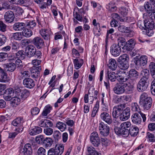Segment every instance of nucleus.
Segmentation results:
<instances>
[{"label":"nucleus","instance_id":"f257e3e1","mask_svg":"<svg viewBox=\"0 0 155 155\" xmlns=\"http://www.w3.org/2000/svg\"><path fill=\"white\" fill-rule=\"evenodd\" d=\"M131 123L129 121L124 122L121 124L119 127H116L114 129L115 133L117 134H120L124 137H127L128 136V128H130Z\"/></svg>","mask_w":155,"mask_h":155},{"label":"nucleus","instance_id":"f03ea898","mask_svg":"<svg viewBox=\"0 0 155 155\" xmlns=\"http://www.w3.org/2000/svg\"><path fill=\"white\" fill-rule=\"evenodd\" d=\"M128 78V82L129 84H135L136 81L138 78L139 73L135 69H132L128 72L127 75Z\"/></svg>","mask_w":155,"mask_h":155},{"label":"nucleus","instance_id":"7ed1b4c3","mask_svg":"<svg viewBox=\"0 0 155 155\" xmlns=\"http://www.w3.org/2000/svg\"><path fill=\"white\" fill-rule=\"evenodd\" d=\"M90 141L92 144L95 147H97V149H101V147L100 140L98 134L96 132L92 133L90 137Z\"/></svg>","mask_w":155,"mask_h":155},{"label":"nucleus","instance_id":"20e7f679","mask_svg":"<svg viewBox=\"0 0 155 155\" xmlns=\"http://www.w3.org/2000/svg\"><path fill=\"white\" fill-rule=\"evenodd\" d=\"M134 62L135 68L137 70H139L147 64V57L145 55L142 56L139 59L135 60Z\"/></svg>","mask_w":155,"mask_h":155},{"label":"nucleus","instance_id":"39448f33","mask_svg":"<svg viewBox=\"0 0 155 155\" xmlns=\"http://www.w3.org/2000/svg\"><path fill=\"white\" fill-rule=\"evenodd\" d=\"M98 128L101 135L104 137H107L109 135L110 128L107 124L101 122L99 124Z\"/></svg>","mask_w":155,"mask_h":155},{"label":"nucleus","instance_id":"423d86ee","mask_svg":"<svg viewBox=\"0 0 155 155\" xmlns=\"http://www.w3.org/2000/svg\"><path fill=\"white\" fill-rule=\"evenodd\" d=\"M124 107V105L120 104L114 106L113 108L112 113L113 117L117 118L120 117L123 108Z\"/></svg>","mask_w":155,"mask_h":155},{"label":"nucleus","instance_id":"0eeeda50","mask_svg":"<svg viewBox=\"0 0 155 155\" xmlns=\"http://www.w3.org/2000/svg\"><path fill=\"white\" fill-rule=\"evenodd\" d=\"M127 85V83H117L114 88L113 91L115 93L119 94L125 92L124 88Z\"/></svg>","mask_w":155,"mask_h":155},{"label":"nucleus","instance_id":"6e6552de","mask_svg":"<svg viewBox=\"0 0 155 155\" xmlns=\"http://www.w3.org/2000/svg\"><path fill=\"white\" fill-rule=\"evenodd\" d=\"M148 85V80L141 78L137 84V90L139 92H143L147 89Z\"/></svg>","mask_w":155,"mask_h":155},{"label":"nucleus","instance_id":"1a4fd4ad","mask_svg":"<svg viewBox=\"0 0 155 155\" xmlns=\"http://www.w3.org/2000/svg\"><path fill=\"white\" fill-rule=\"evenodd\" d=\"M121 52V47L119 44H113L111 46L110 52L113 56L117 57L120 55Z\"/></svg>","mask_w":155,"mask_h":155},{"label":"nucleus","instance_id":"9d476101","mask_svg":"<svg viewBox=\"0 0 155 155\" xmlns=\"http://www.w3.org/2000/svg\"><path fill=\"white\" fill-rule=\"evenodd\" d=\"M123 108V110L121 112V115L119 118L122 121H124L128 120L130 117V110L129 107H127Z\"/></svg>","mask_w":155,"mask_h":155},{"label":"nucleus","instance_id":"9b49d317","mask_svg":"<svg viewBox=\"0 0 155 155\" xmlns=\"http://www.w3.org/2000/svg\"><path fill=\"white\" fill-rule=\"evenodd\" d=\"M14 94V89L11 87H9L6 89L3 94V97L5 100L8 101L11 100L13 97Z\"/></svg>","mask_w":155,"mask_h":155},{"label":"nucleus","instance_id":"f8f14e48","mask_svg":"<svg viewBox=\"0 0 155 155\" xmlns=\"http://www.w3.org/2000/svg\"><path fill=\"white\" fill-rule=\"evenodd\" d=\"M20 152L24 155H31L32 152L31 145L26 144L23 148L20 149Z\"/></svg>","mask_w":155,"mask_h":155},{"label":"nucleus","instance_id":"ddd939ff","mask_svg":"<svg viewBox=\"0 0 155 155\" xmlns=\"http://www.w3.org/2000/svg\"><path fill=\"white\" fill-rule=\"evenodd\" d=\"M131 107L132 110L133 111L137 112L141 115L143 122H145L146 119V115L141 112L139 106L136 103H132Z\"/></svg>","mask_w":155,"mask_h":155},{"label":"nucleus","instance_id":"4468645a","mask_svg":"<svg viewBox=\"0 0 155 155\" xmlns=\"http://www.w3.org/2000/svg\"><path fill=\"white\" fill-rule=\"evenodd\" d=\"M15 57L8 59V60L11 62L8 63L5 65L6 66V69L7 71L12 72L15 70L16 69V65L13 62L15 61Z\"/></svg>","mask_w":155,"mask_h":155},{"label":"nucleus","instance_id":"2eb2a0df","mask_svg":"<svg viewBox=\"0 0 155 155\" xmlns=\"http://www.w3.org/2000/svg\"><path fill=\"white\" fill-rule=\"evenodd\" d=\"M101 118L108 124H110L112 122V119L109 113L103 111L100 114Z\"/></svg>","mask_w":155,"mask_h":155},{"label":"nucleus","instance_id":"dca6fc26","mask_svg":"<svg viewBox=\"0 0 155 155\" xmlns=\"http://www.w3.org/2000/svg\"><path fill=\"white\" fill-rule=\"evenodd\" d=\"M116 79L119 82H128L127 75L125 71H118L116 74Z\"/></svg>","mask_w":155,"mask_h":155},{"label":"nucleus","instance_id":"f3484780","mask_svg":"<svg viewBox=\"0 0 155 155\" xmlns=\"http://www.w3.org/2000/svg\"><path fill=\"white\" fill-rule=\"evenodd\" d=\"M43 38L46 40H50L52 33L51 31L46 29H42L40 31Z\"/></svg>","mask_w":155,"mask_h":155},{"label":"nucleus","instance_id":"a211bd4d","mask_svg":"<svg viewBox=\"0 0 155 155\" xmlns=\"http://www.w3.org/2000/svg\"><path fill=\"white\" fill-rule=\"evenodd\" d=\"M32 42L38 49L42 48L44 45L43 39L39 37H36L34 38L32 40Z\"/></svg>","mask_w":155,"mask_h":155},{"label":"nucleus","instance_id":"6ab92c4d","mask_svg":"<svg viewBox=\"0 0 155 155\" xmlns=\"http://www.w3.org/2000/svg\"><path fill=\"white\" fill-rule=\"evenodd\" d=\"M5 20L8 23H11L14 19V13L11 11H8L5 12L4 16Z\"/></svg>","mask_w":155,"mask_h":155},{"label":"nucleus","instance_id":"aec40b11","mask_svg":"<svg viewBox=\"0 0 155 155\" xmlns=\"http://www.w3.org/2000/svg\"><path fill=\"white\" fill-rule=\"evenodd\" d=\"M23 84L26 87L30 89L33 88L35 85L33 80L29 78H26L23 80Z\"/></svg>","mask_w":155,"mask_h":155},{"label":"nucleus","instance_id":"412c9836","mask_svg":"<svg viewBox=\"0 0 155 155\" xmlns=\"http://www.w3.org/2000/svg\"><path fill=\"white\" fill-rule=\"evenodd\" d=\"M135 44L134 40L132 39H130L124 45L123 48L127 51H131L134 48Z\"/></svg>","mask_w":155,"mask_h":155},{"label":"nucleus","instance_id":"4be33fe9","mask_svg":"<svg viewBox=\"0 0 155 155\" xmlns=\"http://www.w3.org/2000/svg\"><path fill=\"white\" fill-rule=\"evenodd\" d=\"M141 117V115L139 113H134L131 116L132 122L137 124H140L142 121Z\"/></svg>","mask_w":155,"mask_h":155},{"label":"nucleus","instance_id":"5701e85b","mask_svg":"<svg viewBox=\"0 0 155 155\" xmlns=\"http://www.w3.org/2000/svg\"><path fill=\"white\" fill-rule=\"evenodd\" d=\"M26 50L27 51V54L28 57L34 56L36 50L35 48L32 45H29L26 48Z\"/></svg>","mask_w":155,"mask_h":155},{"label":"nucleus","instance_id":"b1692460","mask_svg":"<svg viewBox=\"0 0 155 155\" xmlns=\"http://www.w3.org/2000/svg\"><path fill=\"white\" fill-rule=\"evenodd\" d=\"M25 27V24L23 22L16 23L12 26L13 29L17 31H22Z\"/></svg>","mask_w":155,"mask_h":155},{"label":"nucleus","instance_id":"393cba45","mask_svg":"<svg viewBox=\"0 0 155 155\" xmlns=\"http://www.w3.org/2000/svg\"><path fill=\"white\" fill-rule=\"evenodd\" d=\"M24 122L22 117H18L14 119L12 122V124L14 126H21Z\"/></svg>","mask_w":155,"mask_h":155},{"label":"nucleus","instance_id":"a878e982","mask_svg":"<svg viewBox=\"0 0 155 155\" xmlns=\"http://www.w3.org/2000/svg\"><path fill=\"white\" fill-rule=\"evenodd\" d=\"M152 98L151 97L148 96L147 94L145 92L143 93L140 97V101L139 104H140L143 103L147 102V101Z\"/></svg>","mask_w":155,"mask_h":155},{"label":"nucleus","instance_id":"bb28decb","mask_svg":"<svg viewBox=\"0 0 155 155\" xmlns=\"http://www.w3.org/2000/svg\"><path fill=\"white\" fill-rule=\"evenodd\" d=\"M64 151V147L62 145H56L53 151L55 155H61Z\"/></svg>","mask_w":155,"mask_h":155},{"label":"nucleus","instance_id":"cd10ccee","mask_svg":"<svg viewBox=\"0 0 155 155\" xmlns=\"http://www.w3.org/2000/svg\"><path fill=\"white\" fill-rule=\"evenodd\" d=\"M42 131V128L40 127L37 126L30 130L29 132L30 135L34 136L41 133Z\"/></svg>","mask_w":155,"mask_h":155},{"label":"nucleus","instance_id":"c85d7f7f","mask_svg":"<svg viewBox=\"0 0 155 155\" xmlns=\"http://www.w3.org/2000/svg\"><path fill=\"white\" fill-rule=\"evenodd\" d=\"M12 12L16 15L18 16L22 15L24 11L22 8L17 6H14L12 7Z\"/></svg>","mask_w":155,"mask_h":155},{"label":"nucleus","instance_id":"c756f323","mask_svg":"<svg viewBox=\"0 0 155 155\" xmlns=\"http://www.w3.org/2000/svg\"><path fill=\"white\" fill-rule=\"evenodd\" d=\"M139 132V129L137 127H130L129 129L128 135L130 134V135L133 137L136 136Z\"/></svg>","mask_w":155,"mask_h":155},{"label":"nucleus","instance_id":"7c9ffc66","mask_svg":"<svg viewBox=\"0 0 155 155\" xmlns=\"http://www.w3.org/2000/svg\"><path fill=\"white\" fill-rule=\"evenodd\" d=\"M108 66L110 69L113 70H115L117 67L116 60L113 58L110 59L109 61Z\"/></svg>","mask_w":155,"mask_h":155},{"label":"nucleus","instance_id":"2f4dec72","mask_svg":"<svg viewBox=\"0 0 155 155\" xmlns=\"http://www.w3.org/2000/svg\"><path fill=\"white\" fill-rule=\"evenodd\" d=\"M30 94L29 91L28 90L25 89L21 91L19 94V96L22 100H24L27 98Z\"/></svg>","mask_w":155,"mask_h":155},{"label":"nucleus","instance_id":"473e14b6","mask_svg":"<svg viewBox=\"0 0 155 155\" xmlns=\"http://www.w3.org/2000/svg\"><path fill=\"white\" fill-rule=\"evenodd\" d=\"M25 24V27L30 28L31 30L34 29L36 25V23L35 20L28 21Z\"/></svg>","mask_w":155,"mask_h":155},{"label":"nucleus","instance_id":"72a5a7b5","mask_svg":"<svg viewBox=\"0 0 155 155\" xmlns=\"http://www.w3.org/2000/svg\"><path fill=\"white\" fill-rule=\"evenodd\" d=\"M22 30V35L25 37L29 38L33 34L31 30L27 27H25Z\"/></svg>","mask_w":155,"mask_h":155},{"label":"nucleus","instance_id":"f704fd0d","mask_svg":"<svg viewBox=\"0 0 155 155\" xmlns=\"http://www.w3.org/2000/svg\"><path fill=\"white\" fill-rule=\"evenodd\" d=\"M129 60V56L126 54H124L120 55L118 58V63L128 62Z\"/></svg>","mask_w":155,"mask_h":155},{"label":"nucleus","instance_id":"c9c22d12","mask_svg":"<svg viewBox=\"0 0 155 155\" xmlns=\"http://www.w3.org/2000/svg\"><path fill=\"white\" fill-rule=\"evenodd\" d=\"M90 93L89 92V90L88 91L87 94H85L84 96V101L85 103H89V104H91L93 103L94 100V98L93 96H90L88 97V94H90Z\"/></svg>","mask_w":155,"mask_h":155},{"label":"nucleus","instance_id":"e433bc0d","mask_svg":"<svg viewBox=\"0 0 155 155\" xmlns=\"http://www.w3.org/2000/svg\"><path fill=\"white\" fill-rule=\"evenodd\" d=\"M73 62L75 68L78 69L80 68L83 64V60L81 59L79 61L78 59L76 58L73 60Z\"/></svg>","mask_w":155,"mask_h":155},{"label":"nucleus","instance_id":"4c0bfd02","mask_svg":"<svg viewBox=\"0 0 155 155\" xmlns=\"http://www.w3.org/2000/svg\"><path fill=\"white\" fill-rule=\"evenodd\" d=\"M129 85L126 86L124 88L125 92L127 94H131L133 93L134 87V85L135 84H129Z\"/></svg>","mask_w":155,"mask_h":155},{"label":"nucleus","instance_id":"58836bf2","mask_svg":"<svg viewBox=\"0 0 155 155\" xmlns=\"http://www.w3.org/2000/svg\"><path fill=\"white\" fill-rule=\"evenodd\" d=\"M52 109V107L50 104L45 106L42 113L41 115L43 116H46L50 112L51 110Z\"/></svg>","mask_w":155,"mask_h":155},{"label":"nucleus","instance_id":"ea45409f","mask_svg":"<svg viewBox=\"0 0 155 155\" xmlns=\"http://www.w3.org/2000/svg\"><path fill=\"white\" fill-rule=\"evenodd\" d=\"M87 155H99L100 153L95 150V148L92 147H87Z\"/></svg>","mask_w":155,"mask_h":155},{"label":"nucleus","instance_id":"a19ab883","mask_svg":"<svg viewBox=\"0 0 155 155\" xmlns=\"http://www.w3.org/2000/svg\"><path fill=\"white\" fill-rule=\"evenodd\" d=\"M152 99L151 98L147 101V102L143 103L140 104L142 107H143L144 110H148L151 107L152 104Z\"/></svg>","mask_w":155,"mask_h":155},{"label":"nucleus","instance_id":"79ce46f5","mask_svg":"<svg viewBox=\"0 0 155 155\" xmlns=\"http://www.w3.org/2000/svg\"><path fill=\"white\" fill-rule=\"evenodd\" d=\"M0 76V81L3 82H7L9 80V78L7 76V74L3 70L1 73Z\"/></svg>","mask_w":155,"mask_h":155},{"label":"nucleus","instance_id":"37998d69","mask_svg":"<svg viewBox=\"0 0 155 155\" xmlns=\"http://www.w3.org/2000/svg\"><path fill=\"white\" fill-rule=\"evenodd\" d=\"M56 127L61 132L64 131L66 128V124L61 121L57 123Z\"/></svg>","mask_w":155,"mask_h":155},{"label":"nucleus","instance_id":"c03bdc74","mask_svg":"<svg viewBox=\"0 0 155 155\" xmlns=\"http://www.w3.org/2000/svg\"><path fill=\"white\" fill-rule=\"evenodd\" d=\"M43 144L46 147H50L53 143V141L52 139L50 137L45 138Z\"/></svg>","mask_w":155,"mask_h":155},{"label":"nucleus","instance_id":"a18cd8bd","mask_svg":"<svg viewBox=\"0 0 155 155\" xmlns=\"http://www.w3.org/2000/svg\"><path fill=\"white\" fill-rule=\"evenodd\" d=\"M141 74L142 75L141 78L147 80H148L150 76V73L149 70L146 69H143L142 71Z\"/></svg>","mask_w":155,"mask_h":155},{"label":"nucleus","instance_id":"49530a36","mask_svg":"<svg viewBox=\"0 0 155 155\" xmlns=\"http://www.w3.org/2000/svg\"><path fill=\"white\" fill-rule=\"evenodd\" d=\"M92 24L95 27V28L98 30V33L97 34V36H99L101 35L100 31H101L100 24L98 23H97L96 19H94L92 22Z\"/></svg>","mask_w":155,"mask_h":155},{"label":"nucleus","instance_id":"de8ad7c7","mask_svg":"<svg viewBox=\"0 0 155 155\" xmlns=\"http://www.w3.org/2000/svg\"><path fill=\"white\" fill-rule=\"evenodd\" d=\"M154 24L153 21H151V22L148 21L144 23V26L146 28L154 29Z\"/></svg>","mask_w":155,"mask_h":155},{"label":"nucleus","instance_id":"09e8293b","mask_svg":"<svg viewBox=\"0 0 155 155\" xmlns=\"http://www.w3.org/2000/svg\"><path fill=\"white\" fill-rule=\"evenodd\" d=\"M45 138L44 136L42 135H40L35 138V140L36 142L39 144H43Z\"/></svg>","mask_w":155,"mask_h":155},{"label":"nucleus","instance_id":"8fccbe9b","mask_svg":"<svg viewBox=\"0 0 155 155\" xmlns=\"http://www.w3.org/2000/svg\"><path fill=\"white\" fill-rule=\"evenodd\" d=\"M108 79L111 82H114L116 79V75L114 72H108Z\"/></svg>","mask_w":155,"mask_h":155},{"label":"nucleus","instance_id":"3c124183","mask_svg":"<svg viewBox=\"0 0 155 155\" xmlns=\"http://www.w3.org/2000/svg\"><path fill=\"white\" fill-rule=\"evenodd\" d=\"M111 16L113 19H116L120 22H123L124 21V17L122 18L117 13H113L112 14Z\"/></svg>","mask_w":155,"mask_h":155},{"label":"nucleus","instance_id":"603ef678","mask_svg":"<svg viewBox=\"0 0 155 155\" xmlns=\"http://www.w3.org/2000/svg\"><path fill=\"white\" fill-rule=\"evenodd\" d=\"M128 10L126 8L121 7L120 8L119 10V13L124 18V16L127 15L128 13Z\"/></svg>","mask_w":155,"mask_h":155},{"label":"nucleus","instance_id":"864d4df0","mask_svg":"<svg viewBox=\"0 0 155 155\" xmlns=\"http://www.w3.org/2000/svg\"><path fill=\"white\" fill-rule=\"evenodd\" d=\"M99 104H97V102L96 104H95L94 107L93 109V110L91 114V117H94L96 114L98 112L99 108Z\"/></svg>","mask_w":155,"mask_h":155},{"label":"nucleus","instance_id":"5fc2aeb1","mask_svg":"<svg viewBox=\"0 0 155 155\" xmlns=\"http://www.w3.org/2000/svg\"><path fill=\"white\" fill-rule=\"evenodd\" d=\"M119 67L122 70H125L127 69L129 67L128 62L119 63Z\"/></svg>","mask_w":155,"mask_h":155},{"label":"nucleus","instance_id":"6e6d98bb","mask_svg":"<svg viewBox=\"0 0 155 155\" xmlns=\"http://www.w3.org/2000/svg\"><path fill=\"white\" fill-rule=\"evenodd\" d=\"M146 138L148 139L149 141L153 142L155 141L154 135L149 132L147 133Z\"/></svg>","mask_w":155,"mask_h":155},{"label":"nucleus","instance_id":"4d7b16f0","mask_svg":"<svg viewBox=\"0 0 155 155\" xmlns=\"http://www.w3.org/2000/svg\"><path fill=\"white\" fill-rule=\"evenodd\" d=\"M12 37L15 40H20L22 38L21 33L16 32L14 33L13 34Z\"/></svg>","mask_w":155,"mask_h":155},{"label":"nucleus","instance_id":"13d9d810","mask_svg":"<svg viewBox=\"0 0 155 155\" xmlns=\"http://www.w3.org/2000/svg\"><path fill=\"white\" fill-rule=\"evenodd\" d=\"M118 30L123 33H128L130 31V30L127 27H126L124 25H120L118 27Z\"/></svg>","mask_w":155,"mask_h":155},{"label":"nucleus","instance_id":"bf43d9fd","mask_svg":"<svg viewBox=\"0 0 155 155\" xmlns=\"http://www.w3.org/2000/svg\"><path fill=\"white\" fill-rule=\"evenodd\" d=\"M29 69L31 73L38 72V71L40 72L41 70V66L38 67L33 66L30 68Z\"/></svg>","mask_w":155,"mask_h":155},{"label":"nucleus","instance_id":"052dcab7","mask_svg":"<svg viewBox=\"0 0 155 155\" xmlns=\"http://www.w3.org/2000/svg\"><path fill=\"white\" fill-rule=\"evenodd\" d=\"M44 132L47 135H51L53 133V129L51 127L46 128L44 129Z\"/></svg>","mask_w":155,"mask_h":155},{"label":"nucleus","instance_id":"680f3d73","mask_svg":"<svg viewBox=\"0 0 155 155\" xmlns=\"http://www.w3.org/2000/svg\"><path fill=\"white\" fill-rule=\"evenodd\" d=\"M114 4V3L112 2H110L108 4V6L109 7V11L111 12H115L117 11V8L115 6H113L112 5Z\"/></svg>","mask_w":155,"mask_h":155},{"label":"nucleus","instance_id":"e2e57ef3","mask_svg":"<svg viewBox=\"0 0 155 155\" xmlns=\"http://www.w3.org/2000/svg\"><path fill=\"white\" fill-rule=\"evenodd\" d=\"M15 64L16 65V66H17V68H18L20 69V71L22 68L23 65L22 61L19 59L15 60Z\"/></svg>","mask_w":155,"mask_h":155},{"label":"nucleus","instance_id":"0e129e2a","mask_svg":"<svg viewBox=\"0 0 155 155\" xmlns=\"http://www.w3.org/2000/svg\"><path fill=\"white\" fill-rule=\"evenodd\" d=\"M8 2L13 4L21 5L25 3L23 0H8Z\"/></svg>","mask_w":155,"mask_h":155},{"label":"nucleus","instance_id":"69168bd1","mask_svg":"<svg viewBox=\"0 0 155 155\" xmlns=\"http://www.w3.org/2000/svg\"><path fill=\"white\" fill-rule=\"evenodd\" d=\"M12 103L16 105H18L19 104L21 101V98L20 97H14L11 100Z\"/></svg>","mask_w":155,"mask_h":155},{"label":"nucleus","instance_id":"338daca9","mask_svg":"<svg viewBox=\"0 0 155 155\" xmlns=\"http://www.w3.org/2000/svg\"><path fill=\"white\" fill-rule=\"evenodd\" d=\"M2 9L8 10L12 9V7L8 2H5L2 5Z\"/></svg>","mask_w":155,"mask_h":155},{"label":"nucleus","instance_id":"774afa93","mask_svg":"<svg viewBox=\"0 0 155 155\" xmlns=\"http://www.w3.org/2000/svg\"><path fill=\"white\" fill-rule=\"evenodd\" d=\"M46 151L44 148L40 147L38 149L37 155H46Z\"/></svg>","mask_w":155,"mask_h":155}]
</instances>
